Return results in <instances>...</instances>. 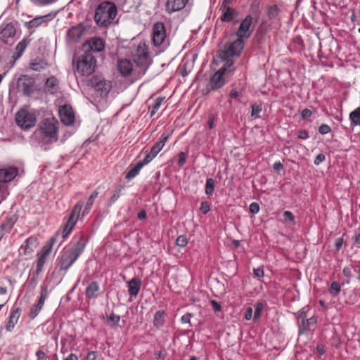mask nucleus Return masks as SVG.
Listing matches in <instances>:
<instances>
[{
  "label": "nucleus",
  "mask_w": 360,
  "mask_h": 360,
  "mask_svg": "<svg viewBox=\"0 0 360 360\" xmlns=\"http://www.w3.org/2000/svg\"><path fill=\"white\" fill-rule=\"evenodd\" d=\"M252 23V18L251 15H247L245 18L242 20L236 32L238 39L228 45L227 49L221 53L223 57H227V56H240L244 47V39H248L252 34V31L250 30Z\"/></svg>",
  "instance_id": "obj_1"
},
{
  "label": "nucleus",
  "mask_w": 360,
  "mask_h": 360,
  "mask_svg": "<svg viewBox=\"0 0 360 360\" xmlns=\"http://www.w3.org/2000/svg\"><path fill=\"white\" fill-rule=\"evenodd\" d=\"M59 122L53 117L44 119L40 124L39 133L43 144H51L58 139Z\"/></svg>",
  "instance_id": "obj_2"
},
{
  "label": "nucleus",
  "mask_w": 360,
  "mask_h": 360,
  "mask_svg": "<svg viewBox=\"0 0 360 360\" xmlns=\"http://www.w3.org/2000/svg\"><path fill=\"white\" fill-rule=\"evenodd\" d=\"M85 246V240L82 237H80L72 248L65 251L61 255L59 261L60 269L68 270L82 253Z\"/></svg>",
  "instance_id": "obj_3"
},
{
  "label": "nucleus",
  "mask_w": 360,
  "mask_h": 360,
  "mask_svg": "<svg viewBox=\"0 0 360 360\" xmlns=\"http://www.w3.org/2000/svg\"><path fill=\"white\" fill-rule=\"evenodd\" d=\"M117 8L113 3L103 1L98 5L95 11L94 20L97 25L107 26L115 18Z\"/></svg>",
  "instance_id": "obj_4"
},
{
  "label": "nucleus",
  "mask_w": 360,
  "mask_h": 360,
  "mask_svg": "<svg viewBox=\"0 0 360 360\" xmlns=\"http://www.w3.org/2000/svg\"><path fill=\"white\" fill-rule=\"evenodd\" d=\"M96 67V60L91 53L84 52L78 58L77 70L82 76H89L94 72Z\"/></svg>",
  "instance_id": "obj_5"
},
{
  "label": "nucleus",
  "mask_w": 360,
  "mask_h": 360,
  "mask_svg": "<svg viewBox=\"0 0 360 360\" xmlns=\"http://www.w3.org/2000/svg\"><path fill=\"white\" fill-rule=\"evenodd\" d=\"M22 74H16L9 84L8 100L13 107L22 96Z\"/></svg>",
  "instance_id": "obj_6"
},
{
  "label": "nucleus",
  "mask_w": 360,
  "mask_h": 360,
  "mask_svg": "<svg viewBox=\"0 0 360 360\" xmlns=\"http://www.w3.org/2000/svg\"><path fill=\"white\" fill-rule=\"evenodd\" d=\"M89 85L94 89L97 96L101 98L106 97L112 88L110 81L98 76L92 77L89 81Z\"/></svg>",
  "instance_id": "obj_7"
},
{
  "label": "nucleus",
  "mask_w": 360,
  "mask_h": 360,
  "mask_svg": "<svg viewBox=\"0 0 360 360\" xmlns=\"http://www.w3.org/2000/svg\"><path fill=\"white\" fill-rule=\"evenodd\" d=\"M133 60L143 73H145L149 65L148 49L145 44L140 43L133 53Z\"/></svg>",
  "instance_id": "obj_8"
},
{
  "label": "nucleus",
  "mask_w": 360,
  "mask_h": 360,
  "mask_svg": "<svg viewBox=\"0 0 360 360\" xmlns=\"http://www.w3.org/2000/svg\"><path fill=\"white\" fill-rule=\"evenodd\" d=\"M20 36V31L18 32L12 22L6 24L0 27V41L4 44H12L15 38Z\"/></svg>",
  "instance_id": "obj_9"
},
{
  "label": "nucleus",
  "mask_w": 360,
  "mask_h": 360,
  "mask_svg": "<svg viewBox=\"0 0 360 360\" xmlns=\"http://www.w3.org/2000/svg\"><path fill=\"white\" fill-rule=\"evenodd\" d=\"M84 202L79 201L72 210V212L69 217L67 224L63 231V238H65L73 229L78 218L79 213L82 209Z\"/></svg>",
  "instance_id": "obj_10"
},
{
  "label": "nucleus",
  "mask_w": 360,
  "mask_h": 360,
  "mask_svg": "<svg viewBox=\"0 0 360 360\" xmlns=\"http://www.w3.org/2000/svg\"><path fill=\"white\" fill-rule=\"evenodd\" d=\"M169 137V134H162L161 136V139L159 141H158L150 149V152L146 154L144 158V160L148 164L150 162L156 155L161 151L163 148L165 143L167 141Z\"/></svg>",
  "instance_id": "obj_11"
},
{
  "label": "nucleus",
  "mask_w": 360,
  "mask_h": 360,
  "mask_svg": "<svg viewBox=\"0 0 360 360\" xmlns=\"http://www.w3.org/2000/svg\"><path fill=\"white\" fill-rule=\"evenodd\" d=\"M84 52L100 53L105 49V42L99 37H92L83 45Z\"/></svg>",
  "instance_id": "obj_12"
},
{
  "label": "nucleus",
  "mask_w": 360,
  "mask_h": 360,
  "mask_svg": "<svg viewBox=\"0 0 360 360\" xmlns=\"http://www.w3.org/2000/svg\"><path fill=\"white\" fill-rule=\"evenodd\" d=\"M166 38L165 26L162 22H156L153 27V41L156 46L162 45Z\"/></svg>",
  "instance_id": "obj_13"
},
{
  "label": "nucleus",
  "mask_w": 360,
  "mask_h": 360,
  "mask_svg": "<svg viewBox=\"0 0 360 360\" xmlns=\"http://www.w3.org/2000/svg\"><path fill=\"white\" fill-rule=\"evenodd\" d=\"M18 174V169L14 167L0 168V189L4 188L5 183L13 180Z\"/></svg>",
  "instance_id": "obj_14"
},
{
  "label": "nucleus",
  "mask_w": 360,
  "mask_h": 360,
  "mask_svg": "<svg viewBox=\"0 0 360 360\" xmlns=\"http://www.w3.org/2000/svg\"><path fill=\"white\" fill-rule=\"evenodd\" d=\"M55 17L54 14L49 13L45 15L37 16L29 22H26L24 25L29 30L30 33L34 32L37 27L41 25L44 22H47L52 20Z\"/></svg>",
  "instance_id": "obj_15"
},
{
  "label": "nucleus",
  "mask_w": 360,
  "mask_h": 360,
  "mask_svg": "<svg viewBox=\"0 0 360 360\" xmlns=\"http://www.w3.org/2000/svg\"><path fill=\"white\" fill-rule=\"evenodd\" d=\"M59 114L61 122L65 125H70L75 121V113L72 107L69 105H64L59 109Z\"/></svg>",
  "instance_id": "obj_16"
},
{
  "label": "nucleus",
  "mask_w": 360,
  "mask_h": 360,
  "mask_svg": "<svg viewBox=\"0 0 360 360\" xmlns=\"http://www.w3.org/2000/svg\"><path fill=\"white\" fill-rule=\"evenodd\" d=\"M224 69H219L212 77L210 80V89H217L221 87L225 84Z\"/></svg>",
  "instance_id": "obj_17"
},
{
  "label": "nucleus",
  "mask_w": 360,
  "mask_h": 360,
  "mask_svg": "<svg viewBox=\"0 0 360 360\" xmlns=\"http://www.w3.org/2000/svg\"><path fill=\"white\" fill-rule=\"evenodd\" d=\"M188 0H167L166 11L168 13H172L183 9Z\"/></svg>",
  "instance_id": "obj_18"
},
{
  "label": "nucleus",
  "mask_w": 360,
  "mask_h": 360,
  "mask_svg": "<svg viewBox=\"0 0 360 360\" xmlns=\"http://www.w3.org/2000/svg\"><path fill=\"white\" fill-rule=\"evenodd\" d=\"M84 32V29L81 25L74 26L68 30L67 38L69 41L75 42L80 39Z\"/></svg>",
  "instance_id": "obj_19"
},
{
  "label": "nucleus",
  "mask_w": 360,
  "mask_h": 360,
  "mask_svg": "<svg viewBox=\"0 0 360 360\" xmlns=\"http://www.w3.org/2000/svg\"><path fill=\"white\" fill-rule=\"evenodd\" d=\"M117 69L122 76L130 75L133 70V65L129 60L121 59L118 61Z\"/></svg>",
  "instance_id": "obj_20"
},
{
  "label": "nucleus",
  "mask_w": 360,
  "mask_h": 360,
  "mask_svg": "<svg viewBox=\"0 0 360 360\" xmlns=\"http://www.w3.org/2000/svg\"><path fill=\"white\" fill-rule=\"evenodd\" d=\"M47 295L46 292H41L40 297L38 300V302L34 304L30 309V311L29 313V316L31 319H34L41 311L44 302L46 299Z\"/></svg>",
  "instance_id": "obj_21"
},
{
  "label": "nucleus",
  "mask_w": 360,
  "mask_h": 360,
  "mask_svg": "<svg viewBox=\"0 0 360 360\" xmlns=\"http://www.w3.org/2000/svg\"><path fill=\"white\" fill-rule=\"evenodd\" d=\"M128 292L131 297H136L140 290L141 286V281L137 277L133 278L128 283Z\"/></svg>",
  "instance_id": "obj_22"
},
{
  "label": "nucleus",
  "mask_w": 360,
  "mask_h": 360,
  "mask_svg": "<svg viewBox=\"0 0 360 360\" xmlns=\"http://www.w3.org/2000/svg\"><path fill=\"white\" fill-rule=\"evenodd\" d=\"M39 91V88L36 85L34 79L24 75V94L30 95Z\"/></svg>",
  "instance_id": "obj_23"
},
{
  "label": "nucleus",
  "mask_w": 360,
  "mask_h": 360,
  "mask_svg": "<svg viewBox=\"0 0 360 360\" xmlns=\"http://www.w3.org/2000/svg\"><path fill=\"white\" fill-rule=\"evenodd\" d=\"M35 111H28L24 108V129L32 127L36 124Z\"/></svg>",
  "instance_id": "obj_24"
},
{
  "label": "nucleus",
  "mask_w": 360,
  "mask_h": 360,
  "mask_svg": "<svg viewBox=\"0 0 360 360\" xmlns=\"http://www.w3.org/2000/svg\"><path fill=\"white\" fill-rule=\"evenodd\" d=\"M221 9L223 11V14L220 18L221 21L231 22L234 20L238 16V13L236 10L229 6L221 7Z\"/></svg>",
  "instance_id": "obj_25"
},
{
  "label": "nucleus",
  "mask_w": 360,
  "mask_h": 360,
  "mask_svg": "<svg viewBox=\"0 0 360 360\" xmlns=\"http://www.w3.org/2000/svg\"><path fill=\"white\" fill-rule=\"evenodd\" d=\"M20 316V309L19 308H17L14 309L9 317V320L6 326V330L7 331H12L15 325L17 323L19 318Z\"/></svg>",
  "instance_id": "obj_26"
},
{
  "label": "nucleus",
  "mask_w": 360,
  "mask_h": 360,
  "mask_svg": "<svg viewBox=\"0 0 360 360\" xmlns=\"http://www.w3.org/2000/svg\"><path fill=\"white\" fill-rule=\"evenodd\" d=\"M300 323L301 325L300 326L299 335H301L305 331L310 330L311 326H314L316 323V319L312 316L309 319L302 321V323Z\"/></svg>",
  "instance_id": "obj_27"
},
{
  "label": "nucleus",
  "mask_w": 360,
  "mask_h": 360,
  "mask_svg": "<svg viewBox=\"0 0 360 360\" xmlns=\"http://www.w3.org/2000/svg\"><path fill=\"white\" fill-rule=\"evenodd\" d=\"M146 165H148V163L146 162L144 160L139 162L132 169H131L127 172L126 175V179L130 180L132 178L135 177L139 174L141 169Z\"/></svg>",
  "instance_id": "obj_28"
},
{
  "label": "nucleus",
  "mask_w": 360,
  "mask_h": 360,
  "mask_svg": "<svg viewBox=\"0 0 360 360\" xmlns=\"http://www.w3.org/2000/svg\"><path fill=\"white\" fill-rule=\"evenodd\" d=\"M99 290V286L97 282L92 281L87 286L85 292V295L88 298H94L96 297V292Z\"/></svg>",
  "instance_id": "obj_29"
},
{
  "label": "nucleus",
  "mask_w": 360,
  "mask_h": 360,
  "mask_svg": "<svg viewBox=\"0 0 360 360\" xmlns=\"http://www.w3.org/2000/svg\"><path fill=\"white\" fill-rule=\"evenodd\" d=\"M227 49V46L224 47V50H221L219 53V56L224 60H225V64L220 69H224V74H226L230 72V68H231L233 65V60L231 59V57H234L235 56H227V57H223L221 53Z\"/></svg>",
  "instance_id": "obj_30"
},
{
  "label": "nucleus",
  "mask_w": 360,
  "mask_h": 360,
  "mask_svg": "<svg viewBox=\"0 0 360 360\" xmlns=\"http://www.w3.org/2000/svg\"><path fill=\"white\" fill-rule=\"evenodd\" d=\"M48 63L44 60H34L30 64L31 70L34 71H41L47 68Z\"/></svg>",
  "instance_id": "obj_31"
},
{
  "label": "nucleus",
  "mask_w": 360,
  "mask_h": 360,
  "mask_svg": "<svg viewBox=\"0 0 360 360\" xmlns=\"http://www.w3.org/2000/svg\"><path fill=\"white\" fill-rule=\"evenodd\" d=\"M37 239L35 237H30L26 240V245L24 248V252H31L37 248Z\"/></svg>",
  "instance_id": "obj_32"
},
{
  "label": "nucleus",
  "mask_w": 360,
  "mask_h": 360,
  "mask_svg": "<svg viewBox=\"0 0 360 360\" xmlns=\"http://www.w3.org/2000/svg\"><path fill=\"white\" fill-rule=\"evenodd\" d=\"M351 123L354 126L360 125V107L356 108L349 114Z\"/></svg>",
  "instance_id": "obj_33"
},
{
  "label": "nucleus",
  "mask_w": 360,
  "mask_h": 360,
  "mask_svg": "<svg viewBox=\"0 0 360 360\" xmlns=\"http://www.w3.org/2000/svg\"><path fill=\"white\" fill-rule=\"evenodd\" d=\"M120 320V316L113 313L106 316V323L111 328L116 327Z\"/></svg>",
  "instance_id": "obj_34"
},
{
  "label": "nucleus",
  "mask_w": 360,
  "mask_h": 360,
  "mask_svg": "<svg viewBox=\"0 0 360 360\" xmlns=\"http://www.w3.org/2000/svg\"><path fill=\"white\" fill-rule=\"evenodd\" d=\"M165 312L163 311H158L154 316L153 323L154 326L159 328L164 325L165 319H164Z\"/></svg>",
  "instance_id": "obj_35"
},
{
  "label": "nucleus",
  "mask_w": 360,
  "mask_h": 360,
  "mask_svg": "<svg viewBox=\"0 0 360 360\" xmlns=\"http://www.w3.org/2000/svg\"><path fill=\"white\" fill-rule=\"evenodd\" d=\"M98 192L96 191H94L91 193V195H90V197L88 199V201L86 204L85 208L83 211V215L87 214L89 212V210H91V206L94 204V202L95 199L96 198V197L98 196Z\"/></svg>",
  "instance_id": "obj_36"
},
{
  "label": "nucleus",
  "mask_w": 360,
  "mask_h": 360,
  "mask_svg": "<svg viewBox=\"0 0 360 360\" xmlns=\"http://www.w3.org/2000/svg\"><path fill=\"white\" fill-rule=\"evenodd\" d=\"M280 13V9L276 5H272L267 8V15L269 19H276Z\"/></svg>",
  "instance_id": "obj_37"
},
{
  "label": "nucleus",
  "mask_w": 360,
  "mask_h": 360,
  "mask_svg": "<svg viewBox=\"0 0 360 360\" xmlns=\"http://www.w3.org/2000/svg\"><path fill=\"white\" fill-rule=\"evenodd\" d=\"M214 191V181L212 178H208L206 180L205 184V194L210 196L213 194Z\"/></svg>",
  "instance_id": "obj_38"
},
{
  "label": "nucleus",
  "mask_w": 360,
  "mask_h": 360,
  "mask_svg": "<svg viewBox=\"0 0 360 360\" xmlns=\"http://www.w3.org/2000/svg\"><path fill=\"white\" fill-rule=\"evenodd\" d=\"M164 100L165 97H159L155 101V103L153 105L152 110L150 111L151 117L153 116L156 113V112L160 109Z\"/></svg>",
  "instance_id": "obj_39"
},
{
  "label": "nucleus",
  "mask_w": 360,
  "mask_h": 360,
  "mask_svg": "<svg viewBox=\"0 0 360 360\" xmlns=\"http://www.w3.org/2000/svg\"><path fill=\"white\" fill-rule=\"evenodd\" d=\"M22 55V40L19 41L16 46L15 51L12 56V58L13 59V63L15 62L16 60L19 59Z\"/></svg>",
  "instance_id": "obj_40"
},
{
  "label": "nucleus",
  "mask_w": 360,
  "mask_h": 360,
  "mask_svg": "<svg viewBox=\"0 0 360 360\" xmlns=\"http://www.w3.org/2000/svg\"><path fill=\"white\" fill-rule=\"evenodd\" d=\"M122 187L120 186L115 191H114L112 195L109 200V205H111L118 200L122 194Z\"/></svg>",
  "instance_id": "obj_41"
},
{
  "label": "nucleus",
  "mask_w": 360,
  "mask_h": 360,
  "mask_svg": "<svg viewBox=\"0 0 360 360\" xmlns=\"http://www.w3.org/2000/svg\"><path fill=\"white\" fill-rule=\"evenodd\" d=\"M341 290V285L338 281H333L329 289L330 293L337 295Z\"/></svg>",
  "instance_id": "obj_42"
},
{
  "label": "nucleus",
  "mask_w": 360,
  "mask_h": 360,
  "mask_svg": "<svg viewBox=\"0 0 360 360\" xmlns=\"http://www.w3.org/2000/svg\"><path fill=\"white\" fill-rule=\"evenodd\" d=\"M55 241H56V238L51 237L49 242L47 243L43 248V254L44 255L47 256L50 253V252L51 250L52 245L55 243Z\"/></svg>",
  "instance_id": "obj_43"
},
{
  "label": "nucleus",
  "mask_w": 360,
  "mask_h": 360,
  "mask_svg": "<svg viewBox=\"0 0 360 360\" xmlns=\"http://www.w3.org/2000/svg\"><path fill=\"white\" fill-rule=\"evenodd\" d=\"M58 84V79L55 77H51L47 79L46 82V86L49 91L53 89Z\"/></svg>",
  "instance_id": "obj_44"
},
{
  "label": "nucleus",
  "mask_w": 360,
  "mask_h": 360,
  "mask_svg": "<svg viewBox=\"0 0 360 360\" xmlns=\"http://www.w3.org/2000/svg\"><path fill=\"white\" fill-rule=\"evenodd\" d=\"M262 108L261 105L254 104L252 105L251 116L255 118L259 117V113L262 112Z\"/></svg>",
  "instance_id": "obj_45"
},
{
  "label": "nucleus",
  "mask_w": 360,
  "mask_h": 360,
  "mask_svg": "<svg viewBox=\"0 0 360 360\" xmlns=\"http://www.w3.org/2000/svg\"><path fill=\"white\" fill-rule=\"evenodd\" d=\"M15 122L22 129V108H20L15 114Z\"/></svg>",
  "instance_id": "obj_46"
},
{
  "label": "nucleus",
  "mask_w": 360,
  "mask_h": 360,
  "mask_svg": "<svg viewBox=\"0 0 360 360\" xmlns=\"http://www.w3.org/2000/svg\"><path fill=\"white\" fill-rule=\"evenodd\" d=\"M263 309V304L262 302H257L255 310L254 319L258 320L261 316V312Z\"/></svg>",
  "instance_id": "obj_47"
},
{
  "label": "nucleus",
  "mask_w": 360,
  "mask_h": 360,
  "mask_svg": "<svg viewBox=\"0 0 360 360\" xmlns=\"http://www.w3.org/2000/svg\"><path fill=\"white\" fill-rule=\"evenodd\" d=\"M188 243V240H187V238L185 236H179L176 240V245L179 246V247H185Z\"/></svg>",
  "instance_id": "obj_48"
},
{
  "label": "nucleus",
  "mask_w": 360,
  "mask_h": 360,
  "mask_svg": "<svg viewBox=\"0 0 360 360\" xmlns=\"http://www.w3.org/2000/svg\"><path fill=\"white\" fill-rule=\"evenodd\" d=\"M331 128L326 124H322L319 128V132L321 134H326L330 132Z\"/></svg>",
  "instance_id": "obj_49"
},
{
  "label": "nucleus",
  "mask_w": 360,
  "mask_h": 360,
  "mask_svg": "<svg viewBox=\"0 0 360 360\" xmlns=\"http://www.w3.org/2000/svg\"><path fill=\"white\" fill-rule=\"evenodd\" d=\"M249 210H250V212L253 214H257L259 211V204L257 202H252L250 205Z\"/></svg>",
  "instance_id": "obj_50"
},
{
  "label": "nucleus",
  "mask_w": 360,
  "mask_h": 360,
  "mask_svg": "<svg viewBox=\"0 0 360 360\" xmlns=\"http://www.w3.org/2000/svg\"><path fill=\"white\" fill-rule=\"evenodd\" d=\"M200 210L203 214H207L210 210V204L207 202H201Z\"/></svg>",
  "instance_id": "obj_51"
},
{
  "label": "nucleus",
  "mask_w": 360,
  "mask_h": 360,
  "mask_svg": "<svg viewBox=\"0 0 360 360\" xmlns=\"http://www.w3.org/2000/svg\"><path fill=\"white\" fill-rule=\"evenodd\" d=\"M46 255L42 254L37 260V271H40L45 263Z\"/></svg>",
  "instance_id": "obj_52"
},
{
  "label": "nucleus",
  "mask_w": 360,
  "mask_h": 360,
  "mask_svg": "<svg viewBox=\"0 0 360 360\" xmlns=\"http://www.w3.org/2000/svg\"><path fill=\"white\" fill-rule=\"evenodd\" d=\"M325 159H326V156H325V155H324V154H323V153H320V154H319V155L316 157V158H315V160H314V165H319L320 163H321L322 162H323V161L325 160Z\"/></svg>",
  "instance_id": "obj_53"
},
{
  "label": "nucleus",
  "mask_w": 360,
  "mask_h": 360,
  "mask_svg": "<svg viewBox=\"0 0 360 360\" xmlns=\"http://www.w3.org/2000/svg\"><path fill=\"white\" fill-rule=\"evenodd\" d=\"M343 244V238H338L335 240V246L337 251H339Z\"/></svg>",
  "instance_id": "obj_54"
},
{
  "label": "nucleus",
  "mask_w": 360,
  "mask_h": 360,
  "mask_svg": "<svg viewBox=\"0 0 360 360\" xmlns=\"http://www.w3.org/2000/svg\"><path fill=\"white\" fill-rule=\"evenodd\" d=\"M56 0H32L34 4H39V5H47L49 4H52Z\"/></svg>",
  "instance_id": "obj_55"
},
{
  "label": "nucleus",
  "mask_w": 360,
  "mask_h": 360,
  "mask_svg": "<svg viewBox=\"0 0 360 360\" xmlns=\"http://www.w3.org/2000/svg\"><path fill=\"white\" fill-rule=\"evenodd\" d=\"M252 308L249 307L246 309L245 312V319L246 320H250L252 317Z\"/></svg>",
  "instance_id": "obj_56"
},
{
  "label": "nucleus",
  "mask_w": 360,
  "mask_h": 360,
  "mask_svg": "<svg viewBox=\"0 0 360 360\" xmlns=\"http://www.w3.org/2000/svg\"><path fill=\"white\" fill-rule=\"evenodd\" d=\"M311 111L309 109L305 108L301 112V116L302 119H307L311 115Z\"/></svg>",
  "instance_id": "obj_57"
},
{
  "label": "nucleus",
  "mask_w": 360,
  "mask_h": 360,
  "mask_svg": "<svg viewBox=\"0 0 360 360\" xmlns=\"http://www.w3.org/2000/svg\"><path fill=\"white\" fill-rule=\"evenodd\" d=\"M185 162H186V154L184 153L181 152L179 153L178 165L179 166H182L185 164Z\"/></svg>",
  "instance_id": "obj_58"
},
{
  "label": "nucleus",
  "mask_w": 360,
  "mask_h": 360,
  "mask_svg": "<svg viewBox=\"0 0 360 360\" xmlns=\"http://www.w3.org/2000/svg\"><path fill=\"white\" fill-rule=\"evenodd\" d=\"M253 271L256 277L261 278L264 276V270L262 268L254 269Z\"/></svg>",
  "instance_id": "obj_59"
},
{
  "label": "nucleus",
  "mask_w": 360,
  "mask_h": 360,
  "mask_svg": "<svg viewBox=\"0 0 360 360\" xmlns=\"http://www.w3.org/2000/svg\"><path fill=\"white\" fill-rule=\"evenodd\" d=\"M210 303H211L213 309H214V311H221V305H220V304L219 302H217L215 300H211Z\"/></svg>",
  "instance_id": "obj_60"
},
{
  "label": "nucleus",
  "mask_w": 360,
  "mask_h": 360,
  "mask_svg": "<svg viewBox=\"0 0 360 360\" xmlns=\"http://www.w3.org/2000/svg\"><path fill=\"white\" fill-rule=\"evenodd\" d=\"M298 137L301 139H306L309 137L308 132L304 129L300 130L298 131Z\"/></svg>",
  "instance_id": "obj_61"
},
{
  "label": "nucleus",
  "mask_w": 360,
  "mask_h": 360,
  "mask_svg": "<svg viewBox=\"0 0 360 360\" xmlns=\"http://www.w3.org/2000/svg\"><path fill=\"white\" fill-rule=\"evenodd\" d=\"M192 317L191 314L187 313L182 316L181 317V321L183 323H190L191 318Z\"/></svg>",
  "instance_id": "obj_62"
},
{
  "label": "nucleus",
  "mask_w": 360,
  "mask_h": 360,
  "mask_svg": "<svg viewBox=\"0 0 360 360\" xmlns=\"http://www.w3.org/2000/svg\"><path fill=\"white\" fill-rule=\"evenodd\" d=\"M273 168L275 171H281L283 169L284 167L282 163L280 162H276L273 165Z\"/></svg>",
  "instance_id": "obj_63"
},
{
  "label": "nucleus",
  "mask_w": 360,
  "mask_h": 360,
  "mask_svg": "<svg viewBox=\"0 0 360 360\" xmlns=\"http://www.w3.org/2000/svg\"><path fill=\"white\" fill-rule=\"evenodd\" d=\"M37 360H44L45 359V353L42 350H38L36 352Z\"/></svg>",
  "instance_id": "obj_64"
}]
</instances>
